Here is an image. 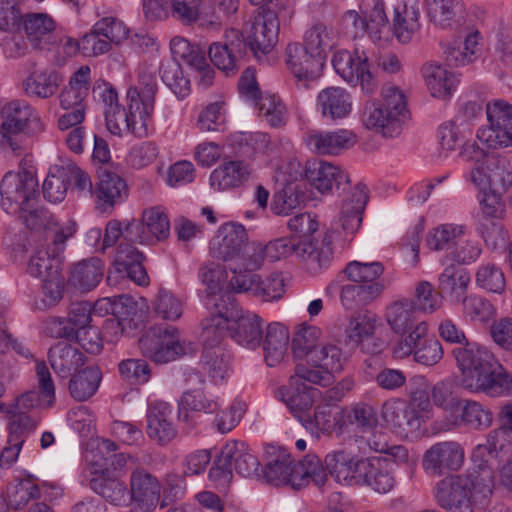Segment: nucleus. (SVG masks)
Returning <instances> with one entry per match:
<instances>
[{
    "label": "nucleus",
    "mask_w": 512,
    "mask_h": 512,
    "mask_svg": "<svg viewBox=\"0 0 512 512\" xmlns=\"http://www.w3.org/2000/svg\"><path fill=\"white\" fill-rule=\"evenodd\" d=\"M220 276L221 272L214 269L201 273L206 285L202 302L209 311L203 323L204 333L213 334L221 341L227 335L236 344L255 350L262 343L264 321L258 314L239 307L235 295L223 290Z\"/></svg>",
    "instance_id": "1"
},
{
    "label": "nucleus",
    "mask_w": 512,
    "mask_h": 512,
    "mask_svg": "<svg viewBox=\"0 0 512 512\" xmlns=\"http://www.w3.org/2000/svg\"><path fill=\"white\" fill-rule=\"evenodd\" d=\"M440 337L451 344H461L452 350L461 373V385L471 393L499 397L512 391V376L486 347L469 342L464 331L451 319L438 327Z\"/></svg>",
    "instance_id": "2"
},
{
    "label": "nucleus",
    "mask_w": 512,
    "mask_h": 512,
    "mask_svg": "<svg viewBox=\"0 0 512 512\" xmlns=\"http://www.w3.org/2000/svg\"><path fill=\"white\" fill-rule=\"evenodd\" d=\"M333 234L332 231H326L321 239L312 237L309 241L300 240L297 237H281L270 241L265 246L261 243H251L243 257L241 268L255 272L261 268L264 258L278 261L295 254L305 261L310 273H318L332 264Z\"/></svg>",
    "instance_id": "3"
},
{
    "label": "nucleus",
    "mask_w": 512,
    "mask_h": 512,
    "mask_svg": "<svg viewBox=\"0 0 512 512\" xmlns=\"http://www.w3.org/2000/svg\"><path fill=\"white\" fill-rule=\"evenodd\" d=\"M471 463L467 474L447 476L436 484V502L447 512H474V506L484 504L493 493L495 467Z\"/></svg>",
    "instance_id": "4"
},
{
    "label": "nucleus",
    "mask_w": 512,
    "mask_h": 512,
    "mask_svg": "<svg viewBox=\"0 0 512 512\" xmlns=\"http://www.w3.org/2000/svg\"><path fill=\"white\" fill-rule=\"evenodd\" d=\"M140 229L139 223H128L123 227L118 220L109 221L103 235L105 248L113 247L121 236L124 240L144 244L146 237L138 233ZM143 260V254L131 243L120 242L107 277L108 283L112 284L118 279H129L139 286L148 285L149 276L143 266Z\"/></svg>",
    "instance_id": "5"
},
{
    "label": "nucleus",
    "mask_w": 512,
    "mask_h": 512,
    "mask_svg": "<svg viewBox=\"0 0 512 512\" xmlns=\"http://www.w3.org/2000/svg\"><path fill=\"white\" fill-rule=\"evenodd\" d=\"M382 100L367 101L362 112V123L384 137H394L401 133L409 117L407 99L397 86H386L381 92Z\"/></svg>",
    "instance_id": "6"
},
{
    "label": "nucleus",
    "mask_w": 512,
    "mask_h": 512,
    "mask_svg": "<svg viewBox=\"0 0 512 512\" xmlns=\"http://www.w3.org/2000/svg\"><path fill=\"white\" fill-rule=\"evenodd\" d=\"M460 156L473 163V167L464 173V177L475 187L494 186L506 190L512 185V164L505 158L488 155L475 141L466 142Z\"/></svg>",
    "instance_id": "7"
},
{
    "label": "nucleus",
    "mask_w": 512,
    "mask_h": 512,
    "mask_svg": "<svg viewBox=\"0 0 512 512\" xmlns=\"http://www.w3.org/2000/svg\"><path fill=\"white\" fill-rule=\"evenodd\" d=\"M361 14L356 10H347L341 24L352 38L368 35L376 45L382 46L391 39V28L382 0H363L360 5Z\"/></svg>",
    "instance_id": "8"
},
{
    "label": "nucleus",
    "mask_w": 512,
    "mask_h": 512,
    "mask_svg": "<svg viewBox=\"0 0 512 512\" xmlns=\"http://www.w3.org/2000/svg\"><path fill=\"white\" fill-rule=\"evenodd\" d=\"M347 357L342 350L334 344L322 345L314 352L310 361L305 365H295L293 383L300 378H306L309 383L328 386L334 380V375L340 373Z\"/></svg>",
    "instance_id": "9"
},
{
    "label": "nucleus",
    "mask_w": 512,
    "mask_h": 512,
    "mask_svg": "<svg viewBox=\"0 0 512 512\" xmlns=\"http://www.w3.org/2000/svg\"><path fill=\"white\" fill-rule=\"evenodd\" d=\"M335 72L349 85L360 86L363 93L372 95L378 88L376 76L371 72L369 56L364 49L356 47L352 52L338 50L332 57Z\"/></svg>",
    "instance_id": "10"
},
{
    "label": "nucleus",
    "mask_w": 512,
    "mask_h": 512,
    "mask_svg": "<svg viewBox=\"0 0 512 512\" xmlns=\"http://www.w3.org/2000/svg\"><path fill=\"white\" fill-rule=\"evenodd\" d=\"M139 347L146 358L165 364L185 354L184 342L178 328L171 325H154L139 339Z\"/></svg>",
    "instance_id": "11"
},
{
    "label": "nucleus",
    "mask_w": 512,
    "mask_h": 512,
    "mask_svg": "<svg viewBox=\"0 0 512 512\" xmlns=\"http://www.w3.org/2000/svg\"><path fill=\"white\" fill-rule=\"evenodd\" d=\"M247 232L242 224L225 223L221 225L210 242V253L214 258L225 262L232 261L229 265L233 275L239 272H249L241 268L243 257L247 252L249 244Z\"/></svg>",
    "instance_id": "12"
},
{
    "label": "nucleus",
    "mask_w": 512,
    "mask_h": 512,
    "mask_svg": "<svg viewBox=\"0 0 512 512\" xmlns=\"http://www.w3.org/2000/svg\"><path fill=\"white\" fill-rule=\"evenodd\" d=\"M500 420L501 426L489 432L486 442L473 448L470 458L477 465L489 463L496 468L512 452V404L502 407Z\"/></svg>",
    "instance_id": "13"
},
{
    "label": "nucleus",
    "mask_w": 512,
    "mask_h": 512,
    "mask_svg": "<svg viewBox=\"0 0 512 512\" xmlns=\"http://www.w3.org/2000/svg\"><path fill=\"white\" fill-rule=\"evenodd\" d=\"M38 196V182L29 172L4 175L0 185L1 207L9 215L24 213Z\"/></svg>",
    "instance_id": "14"
},
{
    "label": "nucleus",
    "mask_w": 512,
    "mask_h": 512,
    "mask_svg": "<svg viewBox=\"0 0 512 512\" xmlns=\"http://www.w3.org/2000/svg\"><path fill=\"white\" fill-rule=\"evenodd\" d=\"M488 125L477 131V139L488 148L512 146V105L497 100L486 108Z\"/></svg>",
    "instance_id": "15"
},
{
    "label": "nucleus",
    "mask_w": 512,
    "mask_h": 512,
    "mask_svg": "<svg viewBox=\"0 0 512 512\" xmlns=\"http://www.w3.org/2000/svg\"><path fill=\"white\" fill-rule=\"evenodd\" d=\"M223 290L235 293H248L264 302L279 300L285 292V284L282 274L273 272L266 278H261L253 272H239L233 275Z\"/></svg>",
    "instance_id": "16"
},
{
    "label": "nucleus",
    "mask_w": 512,
    "mask_h": 512,
    "mask_svg": "<svg viewBox=\"0 0 512 512\" xmlns=\"http://www.w3.org/2000/svg\"><path fill=\"white\" fill-rule=\"evenodd\" d=\"M465 460L463 446L457 441L433 444L423 455L422 467L431 477H441L461 469Z\"/></svg>",
    "instance_id": "17"
},
{
    "label": "nucleus",
    "mask_w": 512,
    "mask_h": 512,
    "mask_svg": "<svg viewBox=\"0 0 512 512\" xmlns=\"http://www.w3.org/2000/svg\"><path fill=\"white\" fill-rule=\"evenodd\" d=\"M136 102L129 101V111L118 104L104 111L108 131L115 136L133 134L138 138L146 137L151 127V119L144 117Z\"/></svg>",
    "instance_id": "18"
},
{
    "label": "nucleus",
    "mask_w": 512,
    "mask_h": 512,
    "mask_svg": "<svg viewBox=\"0 0 512 512\" xmlns=\"http://www.w3.org/2000/svg\"><path fill=\"white\" fill-rule=\"evenodd\" d=\"M492 423L493 413L488 406L476 400L462 398L450 416H446L440 428L444 431H453L461 428L484 431Z\"/></svg>",
    "instance_id": "19"
},
{
    "label": "nucleus",
    "mask_w": 512,
    "mask_h": 512,
    "mask_svg": "<svg viewBox=\"0 0 512 512\" xmlns=\"http://www.w3.org/2000/svg\"><path fill=\"white\" fill-rule=\"evenodd\" d=\"M279 29L277 14L263 10L254 17L246 37L242 35L243 49L248 47L255 56L269 53L278 42Z\"/></svg>",
    "instance_id": "20"
},
{
    "label": "nucleus",
    "mask_w": 512,
    "mask_h": 512,
    "mask_svg": "<svg viewBox=\"0 0 512 512\" xmlns=\"http://www.w3.org/2000/svg\"><path fill=\"white\" fill-rule=\"evenodd\" d=\"M479 189V203L482 217L479 219L478 233L488 246L496 247L498 239H504L502 227L494 219L503 211L501 195L496 192V187H477Z\"/></svg>",
    "instance_id": "21"
},
{
    "label": "nucleus",
    "mask_w": 512,
    "mask_h": 512,
    "mask_svg": "<svg viewBox=\"0 0 512 512\" xmlns=\"http://www.w3.org/2000/svg\"><path fill=\"white\" fill-rule=\"evenodd\" d=\"M366 459L352 448H339L326 454L324 464L337 483L357 486Z\"/></svg>",
    "instance_id": "22"
},
{
    "label": "nucleus",
    "mask_w": 512,
    "mask_h": 512,
    "mask_svg": "<svg viewBox=\"0 0 512 512\" xmlns=\"http://www.w3.org/2000/svg\"><path fill=\"white\" fill-rule=\"evenodd\" d=\"M382 418L394 433L406 439L419 437L425 423L415 408L409 407L400 399L386 401L383 404Z\"/></svg>",
    "instance_id": "23"
},
{
    "label": "nucleus",
    "mask_w": 512,
    "mask_h": 512,
    "mask_svg": "<svg viewBox=\"0 0 512 512\" xmlns=\"http://www.w3.org/2000/svg\"><path fill=\"white\" fill-rule=\"evenodd\" d=\"M160 481L145 470H136L131 474L129 501L135 512H152L161 504Z\"/></svg>",
    "instance_id": "24"
},
{
    "label": "nucleus",
    "mask_w": 512,
    "mask_h": 512,
    "mask_svg": "<svg viewBox=\"0 0 512 512\" xmlns=\"http://www.w3.org/2000/svg\"><path fill=\"white\" fill-rule=\"evenodd\" d=\"M170 50L177 62L182 61L198 73L199 84L207 88L212 85L215 71L206 58V52L198 45L191 44L183 37H174L170 42Z\"/></svg>",
    "instance_id": "25"
},
{
    "label": "nucleus",
    "mask_w": 512,
    "mask_h": 512,
    "mask_svg": "<svg viewBox=\"0 0 512 512\" xmlns=\"http://www.w3.org/2000/svg\"><path fill=\"white\" fill-rule=\"evenodd\" d=\"M429 21L443 30L459 32L466 24L467 11L460 0H424Z\"/></svg>",
    "instance_id": "26"
},
{
    "label": "nucleus",
    "mask_w": 512,
    "mask_h": 512,
    "mask_svg": "<svg viewBox=\"0 0 512 512\" xmlns=\"http://www.w3.org/2000/svg\"><path fill=\"white\" fill-rule=\"evenodd\" d=\"M146 432L159 445H167L177 435L172 406L161 400H149L146 411Z\"/></svg>",
    "instance_id": "27"
},
{
    "label": "nucleus",
    "mask_w": 512,
    "mask_h": 512,
    "mask_svg": "<svg viewBox=\"0 0 512 512\" xmlns=\"http://www.w3.org/2000/svg\"><path fill=\"white\" fill-rule=\"evenodd\" d=\"M203 337L205 338L201 356L203 370L214 384H221L230 377L231 354L215 335L210 334L208 337L203 332Z\"/></svg>",
    "instance_id": "28"
},
{
    "label": "nucleus",
    "mask_w": 512,
    "mask_h": 512,
    "mask_svg": "<svg viewBox=\"0 0 512 512\" xmlns=\"http://www.w3.org/2000/svg\"><path fill=\"white\" fill-rule=\"evenodd\" d=\"M376 320L367 314L353 316L346 327V343L351 348H361L369 354H378L384 348V342L375 337Z\"/></svg>",
    "instance_id": "29"
},
{
    "label": "nucleus",
    "mask_w": 512,
    "mask_h": 512,
    "mask_svg": "<svg viewBox=\"0 0 512 512\" xmlns=\"http://www.w3.org/2000/svg\"><path fill=\"white\" fill-rule=\"evenodd\" d=\"M92 304L87 301L73 303L67 318L55 317L46 321L45 330L54 338H68L90 325Z\"/></svg>",
    "instance_id": "30"
},
{
    "label": "nucleus",
    "mask_w": 512,
    "mask_h": 512,
    "mask_svg": "<svg viewBox=\"0 0 512 512\" xmlns=\"http://www.w3.org/2000/svg\"><path fill=\"white\" fill-rule=\"evenodd\" d=\"M293 378L294 374L289 379L288 387L279 389V395L293 416L301 423V417H306L310 413L321 392L312 387L306 378L300 377L296 383L292 382Z\"/></svg>",
    "instance_id": "31"
},
{
    "label": "nucleus",
    "mask_w": 512,
    "mask_h": 512,
    "mask_svg": "<svg viewBox=\"0 0 512 512\" xmlns=\"http://www.w3.org/2000/svg\"><path fill=\"white\" fill-rule=\"evenodd\" d=\"M225 37H232L231 41L225 43L214 42L209 46L208 54L211 62L227 76L237 73L238 62L244 52L242 33L238 29H231L226 32Z\"/></svg>",
    "instance_id": "32"
},
{
    "label": "nucleus",
    "mask_w": 512,
    "mask_h": 512,
    "mask_svg": "<svg viewBox=\"0 0 512 512\" xmlns=\"http://www.w3.org/2000/svg\"><path fill=\"white\" fill-rule=\"evenodd\" d=\"M355 141V134L346 129L332 132L313 130L304 137V142L309 150L320 155H337L352 147Z\"/></svg>",
    "instance_id": "33"
},
{
    "label": "nucleus",
    "mask_w": 512,
    "mask_h": 512,
    "mask_svg": "<svg viewBox=\"0 0 512 512\" xmlns=\"http://www.w3.org/2000/svg\"><path fill=\"white\" fill-rule=\"evenodd\" d=\"M116 307V320H106L104 326L105 329L115 327V335L122 333L126 327L137 329L145 319L148 304L143 297L123 294L117 295Z\"/></svg>",
    "instance_id": "34"
},
{
    "label": "nucleus",
    "mask_w": 512,
    "mask_h": 512,
    "mask_svg": "<svg viewBox=\"0 0 512 512\" xmlns=\"http://www.w3.org/2000/svg\"><path fill=\"white\" fill-rule=\"evenodd\" d=\"M24 28L27 40L35 49L45 50L53 47L56 23L47 13L30 12L21 15L20 27Z\"/></svg>",
    "instance_id": "35"
},
{
    "label": "nucleus",
    "mask_w": 512,
    "mask_h": 512,
    "mask_svg": "<svg viewBox=\"0 0 512 512\" xmlns=\"http://www.w3.org/2000/svg\"><path fill=\"white\" fill-rule=\"evenodd\" d=\"M394 485L395 478L390 462L383 457H367L357 486L368 487L379 494H386L394 488Z\"/></svg>",
    "instance_id": "36"
},
{
    "label": "nucleus",
    "mask_w": 512,
    "mask_h": 512,
    "mask_svg": "<svg viewBox=\"0 0 512 512\" xmlns=\"http://www.w3.org/2000/svg\"><path fill=\"white\" fill-rule=\"evenodd\" d=\"M10 508L22 509L30 500L44 497V500H52L61 495V489L54 485L36 483L33 476L20 479L15 485L8 488Z\"/></svg>",
    "instance_id": "37"
},
{
    "label": "nucleus",
    "mask_w": 512,
    "mask_h": 512,
    "mask_svg": "<svg viewBox=\"0 0 512 512\" xmlns=\"http://www.w3.org/2000/svg\"><path fill=\"white\" fill-rule=\"evenodd\" d=\"M267 454L271 458L263 470L266 481L275 486L290 484L295 488V484L299 482L294 478V464L290 453L285 448L271 445L267 448Z\"/></svg>",
    "instance_id": "38"
},
{
    "label": "nucleus",
    "mask_w": 512,
    "mask_h": 512,
    "mask_svg": "<svg viewBox=\"0 0 512 512\" xmlns=\"http://www.w3.org/2000/svg\"><path fill=\"white\" fill-rule=\"evenodd\" d=\"M367 202L368 187L363 183H358L346 194L339 213V221L346 233L354 234L359 229Z\"/></svg>",
    "instance_id": "39"
},
{
    "label": "nucleus",
    "mask_w": 512,
    "mask_h": 512,
    "mask_svg": "<svg viewBox=\"0 0 512 512\" xmlns=\"http://www.w3.org/2000/svg\"><path fill=\"white\" fill-rule=\"evenodd\" d=\"M422 74L427 88L434 98H450L459 84L456 73L443 64L427 63L422 68Z\"/></svg>",
    "instance_id": "40"
},
{
    "label": "nucleus",
    "mask_w": 512,
    "mask_h": 512,
    "mask_svg": "<svg viewBox=\"0 0 512 512\" xmlns=\"http://www.w3.org/2000/svg\"><path fill=\"white\" fill-rule=\"evenodd\" d=\"M317 106L324 118L340 120L347 118L352 112L353 100L346 89L331 86L318 93Z\"/></svg>",
    "instance_id": "41"
},
{
    "label": "nucleus",
    "mask_w": 512,
    "mask_h": 512,
    "mask_svg": "<svg viewBox=\"0 0 512 512\" xmlns=\"http://www.w3.org/2000/svg\"><path fill=\"white\" fill-rule=\"evenodd\" d=\"M401 1L402 5L395 8L393 31L400 43L407 44L422 27L420 0Z\"/></svg>",
    "instance_id": "42"
},
{
    "label": "nucleus",
    "mask_w": 512,
    "mask_h": 512,
    "mask_svg": "<svg viewBox=\"0 0 512 512\" xmlns=\"http://www.w3.org/2000/svg\"><path fill=\"white\" fill-rule=\"evenodd\" d=\"M324 63L320 58L309 53L304 46L298 43L289 44L286 48V65L288 70L299 80L315 78Z\"/></svg>",
    "instance_id": "43"
},
{
    "label": "nucleus",
    "mask_w": 512,
    "mask_h": 512,
    "mask_svg": "<svg viewBox=\"0 0 512 512\" xmlns=\"http://www.w3.org/2000/svg\"><path fill=\"white\" fill-rule=\"evenodd\" d=\"M305 177L321 193L329 192L334 186L348 183L347 173L331 163L312 160L305 166Z\"/></svg>",
    "instance_id": "44"
},
{
    "label": "nucleus",
    "mask_w": 512,
    "mask_h": 512,
    "mask_svg": "<svg viewBox=\"0 0 512 512\" xmlns=\"http://www.w3.org/2000/svg\"><path fill=\"white\" fill-rule=\"evenodd\" d=\"M250 166L241 160L223 161L209 177L210 186L217 191H226L243 185L250 176Z\"/></svg>",
    "instance_id": "45"
},
{
    "label": "nucleus",
    "mask_w": 512,
    "mask_h": 512,
    "mask_svg": "<svg viewBox=\"0 0 512 512\" xmlns=\"http://www.w3.org/2000/svg\"><path fill=\"white\" fill-rule=\"evenodd\" d=\"M95 193L98 207L106 211L127 199L128 186L126 181L118 174L105 171L99 176Z\"/></svg>",
    "instance_id": "46"
},
{
    "label": "nucleus",
    "mask_w": 512,
    "mask_h": 512,
    "mask_svg": "<svg viewBox=\"0 0 512 512\" xmlns=\"http://www.w3.org/2000/svg\"><path fill=\"white\" fill-rule=\"evenodd\" d=\"M34 113L30 105L24 101L14 100L7 103L1 110V133L10 141V146L15 151L17 148L11 141V136L17 135L25 129L27 123L33 118Z\"/></svg>",
    "instance_id": "47"
},
{
    "label": "nucleus",
    "mask_w": 512,
    "mask_h": 512,
    "mask_svg": "<svg viewBox=\"0 0 512 512\" xmlns=\"http://www.w3.org/2000/svg\"><path fill=\"white\" fill-rule=\"evenodd\" d=\"M94 473L98 475L90 480V487L95 493L116 506L129 503L126 485L116 477H111L107 467L100 471L95 468Z\"/></svg>",
    "instance_id": "48"
},
{
    "label": "nucleus",
    "mask_w": 512,
    "mask_h": 512,
    "mask_svg": "<svg viewBox=\"0 0 512 512\" xmlns=\"http://www.w3.org/2000/svg\"><path fill=\"white\" fill-rule=\"evenodd\" d=\"M483 37L476 28L469 30L464 39L454 40L446 51L447 60L456 66L474 62L481 53Z\"/></svg>",
    "instance_id": "49"
},
{
    "label": "nucleus",
    "mask_w": 512,
    "mask_h": 512,
    "mask_svg": "<svg viewBox=\"0 0 512 512\" xmlns=\"http://www.w3.org/2000/svg\"><path fill=\"white\" fill-rule=\"evenodd\" d=\"M53 371L61 378H67L84 364L85 356L76 347L65 342L52 346L48 354Z\"/></svg>",
    "instance_id": "50"
},
{
    "label": "nucleus",
    "mask_w": 512,
    "mask_h": 512,
    "mask_svg": "<svg viewBox=\"0 0 512 512\" xmlns=\"http://www.w3.org/2000/svg\"><path fill=\"white\" fill-rule=\"evenodd\" d=\"M104 275V263L100 258L91 257L75 264L70 272L69 283L82 292L94 289Z\"/></svg>",
    "instance_id": "51"
},
{
    "label": "nucleus",
    "mask_w": 512,
    "mask_h": 512,
    "mask_svg": "<svg viewBox=\"0 0 512 512\" xmlns=\"http://www.w3.org/2000/svg\"><path fill=\"white\" fill-rule=\"evenodd\" d=\"M262 340L266 364L269 367L277 366L283 360L288 350V329L278 322H272L268 324L266 334Z\"/></svg>",
    "instance_id": "52"
},
{
    "label": "nucleus",
    "mask_w": 512,
    "mask_h": 512,
    "mask_svg": "<svg viewBox=\"0 0 512 512\" xmlns=\"http://www.w3.org/2000/svg\"><path fill=\"white\" fill-rule=\"evenodd\" d=\"M338 39L339 34L332 27L316 24L306 31L304 47L325 62L328 54L337 46Z\"/></svg>",
    "instance_id": "53"
},
{
    "label": "nucleus",
    "mask_w": 512,
    "mask_h": 512,
    "mask_svg": "<svg viewBox=\"0 0 512 512\" xmlns=\"http://www.w3.org/2000/svg\"><path fill=\"white\" fill-rule=\"evenodd\" d=\"M417 306L412 299H402L391 304L386 312V319L396 334H406L411 327L420 322L417 318Z\"/></svg>",
    "instance_id": "54"
},
{
    "label": "nucleus",
    "mask_w": 512,
    "mask_h": 512,
    "mask_svg": "<svg viewBox=\"0 0 512 512\" xmlns=\"http://www.w3.org/2000/svg\"><path fill=\"white\" fill-rule=\"evenodd\" d=\"M62 255L50 245L38 249L30 258L27 272L35 278L45 280L61 273Z\"/></svg>",
    "instance_id": "55"
},
{
    "label": "nucleus",
    "mask_w": 512,
    "mask_h": 512,
    "mask_svg": "<svg viewBox=\"0 0 512 512\" xmlns=\"http://www.w3.org/2000/svg\"><path fill=\"white\" fill-rule=\"evenodd\" d=\"M102 379L98 367L89 366L74 374L69 383V391L77 401H85L93 396L99 388Z\"/></svg>",
    "instance_id": "56"
},
{
    "label": "nucleus",
    "mask_w": 512,
    "mask_h": 512,
    "mask_svg": "<svg viewBox=\"0 0 512 512\" xmlns=\"http://www.w3.org/2000/svg\"><path fill=\"white\" fill-rule=\"evenodd\" d=\"M157 80L154 75H141L138 87H130L127 91V99L136 102L144 117L151 119L154 112V100L157 92Z\"/></svg>",
    "instance_id": "57"
},
{
    "label": "nucleus",
    "mask_w": 512,
    "mask_h": 512,
    "mask_svg": "<svg viewBox=\"0 0 512 512\" xmlns=\"http://www.w3.org/2000/svg\"><path fill=\"white\" fill-rule=\"evenodd\" d=\"M159 73L162 82L178 99H185L191 92L190 80L184 76L180 63L175 60H162Z\"/></svg>",
    "instance_id": "58"
},
{
    "label": "nucleus",
    "mask_w": 512,
    "mask_h": 512,
    "mask_svg": "<svg viewBox=\"0 0 512 512\" xmlns=\"http://www.w3.org/2000/svg\"><path fill=\"white\" fill-rule=\"evenodd\" d=\"M254 105L258 116L271 127L278 128L286 124L287 109L278 95L265 93Z\"/></svg>",
    "instance_id": "59"
},
{
    "label": "nucleus",
    "mask_w": 512,
    "mask_h": 512,
    "mask_svg": "<svg viewBox=\"0 0 512 512\" xmlns=\"http://www.w3.org/2000/svg\"><path fill=\"white\" fill-rule=\"evenodd\" d=\"M400 335L402 337L392 348V356L397 360L411 356V353L430 338L428 335V324L424 320L416 323L406 334Z\"/></svg>",
    "instance_id": "60"
},
{
    "label": "nucleus",
    "mask_w": 512,
    "mask_h": 512,
    "mask_svg": "<svg viewBox=\"0 0 512 512\" xmlns=\"http://www.w3.org/2000/svg\"><path fill=\"white\" fill-rule=\"evenodd\" d=\"M320 331L316 327H304L297 331L292 340V352L297 364L310 361L315 351L321 346L318 345Z\"/></svg>",
    "instance_id": "61"
},
{
    "label": "nucleus",
    "mask_w": 512,
    "mask_h": 512,
    "mask_svg": "<svg viewBox=\"0 0 512 512\" xmlns=\"http://www.w3.org/2000/svg\"><path fill=\"white\" fill-rule=\"evenodd\" d=\"M383 286L380 283L347 284L341 289V303L347 309H353L376 298Z\"/></svg>",
    "instance_id": "62"
},
{
    "label": "nucleus",
    "mask_w": 512,
    "mask_h": 512,
    "mask_svg": "<svg viewBox=\"0 0 512 512\" xmlns=\"http://www.w3.org/2000/svg\"><path fill=\"white\" fill-rule=\"evenodd\" d=\"M224 446H232L231 464L237 474L250 477L258 471L260 463L246 443L235 440L227 442Z\"/></svg>",
    "instance_id": "63"
},
{
    "label": "nucleus",
    "mask_w": 512,
    "mask_h": 512,
    "mask_svg": "<svg viewBox=\"0 0 512 512\" xmlns=\"http://www.w3.org/2000/svg\"><path fill=\"white\" fill-rule=\"evenodd\" d=\"M184 303V298L170 290L160 289L153 302V311L160 319L176 321L183 314Z\"/></svg>",
    "instance_id": "64"
}]
</instances>
